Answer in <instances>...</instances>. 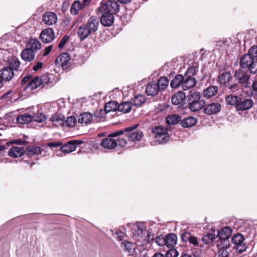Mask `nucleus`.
Returning a JSON list of instances; mask_svg holds the SVG:
<instances>
[{
	"label": "nucleus",
	"instance_id": "57",
	"mask_svg": "<svg viewBox=\"0 0 257 257\" xmlns=\"http://www.w3.org/2000/svg\"><path fill=\"white\" fill-rule=\"evenodd\" d=\"M115 234L118 240H121L125 236V233L120 230H117L115 231Z\"/></svg>",
	"mask_w": 257,
	"mask_h": 257
},
{
	"label": "nucleus",
	"instance_id": "50",
	"mask_svg": "<svg viewBox=\"0 0 257 257\" xmlns=\"http://www.w3.org/2000/svg\"><path fill=\"white\" fill-rule=\"evenodd\" d=\"M196 73V70L194 67H191L189 68L187 71V72L185 74L184 76L193 78L194 76Z\"/></svg>",
	"mask_w": 257,
	"mask_h": 257
},
{
	"label": "nucleus",
	"instance_id": "11",
	"mask_svg": "<svg viewBox=\"0 0 257 257\" xmlns=\"http://www.w3.org/2000/svg\"><path fill=\"white\" fill-rule=\"evenodd\" d=\"M203 108L204 113L208 115L216 114L220 111L221 105L219 102H213L208 104H205Z\"/></svg>",
	"mask_w": 257,
	"mask_h": 257
},
{
	"label": "nucleus",
	"instance_id": "34",
	"mask_svg": "<svg viewBox=\"0 0 257 257\" xmlns=\"http://www.w3.org/2000/svg\"><path fill=\"white\" fill-rule=\"evenodd\" d=\"M27 48L32 49L36 51L41 49V44L37 39H30L27 44Z\"/></svg>",
	"mask_w": 257,
	"mask_h": 257
},
{
	"label": "nucleus",
	"instance_id": "23",
	"mask_svg": "<svg viewBox=\"0 0 257 257\" xmlns=\"http://www.w3.org/2000/svg\"><path fill=\"white\" fill-rule=\"evenodd\" d=\"M1 72V76L4 81H10L14 75L12 69L8 66L4 67Z\"/></svg>",
	"mask_w": 257,
	"mask_h": 257
},
{
	"label": "nucleus",
	"instance_id": "13",
	"mask_svg": "<svg viewBox=\"0 0 257 257\" xmlns=\"http://www.w3.org/2000/svg\"><path fill=\"white\" fill-rule=\"evenodd\" d=\"M54 32L52 28L44 30L41 33L40 38L44 43L51 42L54 38Z\"/></svg>",
	"mask_w": 257,
	"mask_h": 257
},
{
	"label": "nucleus",
	"instance_id": "55",
	"mask_svg": "<svg viewBox=\"0 0 257 257\" xmlns=\"http://www.w3.org/2000/svg\"><path fill=\"white\" fill-rule=\"evenodd\" d=\"M122 247L125 251L130 252L132 248V244L128 241L122 242Z\"/></svg>",
	"mask_w": 257,
	"mask_h": 257
},
{
	"label": "nucleus",
	"instance_id": "58",
	"mask_svg": "<svg viewBox=\"0 0 257 257\" xmlns=\"http://www.w3.org/2000/svg\"><path fill=\"white\" fill-rule=\"evenodd\" d=\"M229 253L226 249H220L218 252V257H228Z\"/></svg>",
	"mask_w": 257,
	"mask_h": 257
},
{
	"label": "nucleus",
	"instance_id": "21",
	"mask_svg": "<svg viewBox=\"0 0 257 257\" xmlns=\"http://www.w3.org/2000/svg\"><path fill=\"white\" fill-rule=\"evenodd\" d=\"M239 97L233 94L226 95L225 96V102L227 105L234 107L236 110Z\"/></svg>",
	"mask_w": 257,
	"mask_h": 257
},
{
	"label": "nucleus",
	"instance_id": "17",
	"mask_svg": "<svg viewBox=\"0 0 257 257\" xmlns=\"http://www.w3.org/2000/svg\"><path fill=\"white\" fill-rule=\"evenodd\" d=\"M92 33L96 32L99 25V21L96 16H91L85 24Z\"/></svg>",
	"mask_w": 257,
	"mask_h": 257
},
{
	"label": "nucleus",
	"instance_id": "18",
	"mask_svg": "<svg viewBox=\"0 0 257 257\" xmlns=\"http://www.w3.org/2000/svg\"><path fill=\"white\" fill-rule=\"evenodd\" d=\"M77 34L81 41H82L93 33L86 25L84 24L78 28Z\"/></svg>",
	"mask_w": 257,
	"mask_h": 257
},
{
	"label": "nucleus",
	"instance_id": "6",
	"mask_svg": "<svg viewBox=\"0 0 257 257\" xmlns=\"http://www.w3.org/2000/svg\"><path fill=\"white\" fill-rule=\"evenodd\" d=\"M119 10V5L115 1H105L101 2L99 8V12H105V13H111L115 15Z\"/></svg>",
	"mask_w": 257,
	"mask_h": 257
},
{
	"label": "nucleus",
	"instance_id": "14",
	"mask_svg": "<svg viewBox=\"0 0 257 257\" xmlns=\"http://www.w3.org/2000/svg\"><path fill=\"white\" fill-rule=\"evenodd\" d=\"M102 15L100 18L101 24L105 27H109L111 26L114 20V16L111 13H105V12H100Z\"/></svg>",
	"mask_w": 257,
	"mask_h": 257
},
{
	"label": "nucleus",
	"instance_id": "33",
	"mask_svg": "<svg viewBox=\"0 0 257 257\" xmlns=\"http://www.w3.org/2000/svg\"><path fill=\"white\" fill-rule=\"evenodd\" d=\"M232 233V230L229 227H223L218 232V237L221 240H226L229 238Z\"/></svg>",
	"mask_w": 257,
	"mask_h": 257
},
{
	"label": "nucleus",
	"instance_id": "41",
	"mask_svg": "<svg viewBox=\"0 0 257 257\" xmlns=\"http://www.w3.org/2000/svg\"><path fill=\"white\" fill-rule=\"evenodd\" d=\"M168 124L175 125L181 121V117L178 114L168 115L166 119Z\"/></svg>",
	"mask_w": 257,
	"mask_h": 257
},
{
	"label": "nucleus",
	"instance_id": "37",
	"mask_svg": "<svg viewBox=\"0 0 257 257\" xmlns=\"http://www.w3.org/2000/svg\"><path fill=\"white\" fill-rule=\"evenodd\" d=\"M86 6L83 5V2L81 4L79 1H75L71 7L70 13L72 15H76L80 10Z\"/></svg>",
	"mask_w": 257,
	"mask_h": 257
},
{
	"label": "nucleus",
	"instance_id": "56",
	"mask_svg": "<svg viewBox=\"0 0 257 257\" xmlns=\"http://www.w3.org/2000/svg\"><path fill=\"white\" fill-rule=\"evenodd\" d=\"M62 142L60 141L50 142L47 144V146L50 148H56L62 146Z\"/></svg>",
	"mask_w": 257,
	"mask_h": 257
},
{
	"label": "nucleus",
	"instance_id": "10",
	"mask_svg": "<svg viewBox=\"0 0 257 257\" xmlns=\"http://www.w3.org/2000/svg\"><path fill=\"white\" fill-rule=\"evenodd\" d=\"M182 241L186 243L189 242L193 245H198L199 241L197 237L193 235L190 232L182 230L180 233Z\"/></svg>",
	"mask_w": 257,
	"mask_h": 257
},
{
	"label": "nucleus",
	"instance_id": "43",
	"mask_svg": "<svg viewBox=\"0 0 257 257\" xmlns=\"http://www.w3.org/2000/svg\"><path fill=\"white\" fill-rule=\"evenodd\" d=\"M77 123V119L74 116H70L67 117V119H64L62 121V126H66L69 127H74Z\"/></svg>",
	"mask_w": 257,
	"mask_h": 257
},
{
	"label": "nucleus",
	"instance_id": "40",
	"mask_svg": "<svg viewBox=\"0 0 257 257\" xmlns=\"http://www.w3.org/2000/svg\"><path fill=\"white\" fill-rule=\"evenodd\" d=\"M132 102H123L119 104L118 110L124 113H128L132 110Z\"/></svg>",
	"mask_w": 257,
	"mask_h": 257
},
{
	"label": "nucleus",
	"instance_id": "44",
	"mask_svg": "<svg viewBox=\"0 0 257 257\" xmlns=\"http://www.w3.org/2000/svg\"><path fill=\"white\" fill-rule=\"evenodd\" d=\"M64 119H65V117L63 114L55 113L50 117L49 120L52 122H58L62 126V121H63Z\"/></svg>",
	"mask_w": 257,
	"mask_h": 257
},
{
	"label": "nucleus",
	"instance_id": "7",
	"mask_svg": "<svg viewBox=\"0 0 257 257\" xmlns=\"http://www.w3.org/2000/svg\"><path fill=\"white\" fill-rule=\"evenodd\" d=\"M244 237L243 235L239 233L234 234L232 238V243L234 244V249L238 253H242L246 250V244L244 242Z\"/></svg>",
	"mask_w": 257,
	"mask_h": 257
},
{
	"label": "nucleus",
	"instance_id": "28",
	"mask_svg": "<svg viewBox=\"0 0 257 257\" xmlns=\"http://www.w3.org/2000/svg\"><path fill=\"white\" fill-rule=\"evenodd\" d=\"M42 150L40 147L29 146L25 150V155L29 158H31L35 155L41 154Z\"/></svg>",
	"mask_w": 257,
	"mask_h": 257
},
{
	"label": "nucleus",
	"instance_id": "26",
	"mask_svg": "<svg viewBox=\"0 0 257 257\" xmlns=\"http://www.w3.org/2000/svg\"><path fill=\"white\" fill-rule=\"evenodd\" d=\"M159 91H160L155 81L149 83L146 88V93L148 96H155Z\"/></svg>",
	"mask_w": 257,
	"mask_h": 257
},
{
	"label": "nucleus",
	"instance_id": "2",
	"mask_svg": "<svg viewBox=\"0 0 257 257\" xmlns=\"http://www.w3.org/2000/svg\"><path fill=\"white\" fill-rule=\"evenodd\" d=\"M187 106L192 112H197L205 106V101L202 98L200 93L194 92L187 96Z\"/></svg>",
	"mask_w": 257,
	"mask_h": 257
},
{
	"label": "nucleus",
	"instance_id": "24",
	"mask_svg": "<svg viewBox=\"0 0 257 257\" xmlns=\"http://www.w3.org/2000/svg\"><path fill=\"white\" fill-rule=\"evenodd\" d=\"M35 53L32 49L26 48L21 52V56L22 59L26 62H31L35 58Z\"/></svg>",
	"mask_w": 257,
	"mask_h": 257
},
{
	"label": "nucleus",
	"instance_id": "35",
	"mask_svg": "<svg viewBox=\"0 0 257 257\" xmlns=\"http://www.w3.org/2000/svg\"><path fill=\"white\" fill-rule=\"evenodd\" d=\"M184 79V76L181 74H177L172 79L170 83V86L172 88H177L180 85H183V81Z\"/></svg>",
	"mask_w": 257,
	"mask_h": 257
},
{
	"label": "nucleus",
	"instance_id": "16",
	"mask_svg": "<svg viewBox=\"0 0 257 257\" xmlns=\"http://www.w3.org/2000/svg\"><path fill=\"white\" fill-rule=\"evenodd\" d=\"M57 16L54 13L48 12L44 13L42 21L47 25H52L57 22Z\"/></svg>",
	"mask_w": 257,
	"mask_h": 257
},
{
	"label": "nucleus",
	"instance_id": "59",
	"mask_svg": "<svg viewBox=\"0 0 257 257\" xmlns=\"http://www.w3.org/2000/svg\"><path fill=\"white\" fill-rule=\"evenodd\" d=\"M43 66V63L42 62H38L35 65L33 66V70L35 71H38L41 69Z\"/></svg>",
	"mask_w": 257,
	"mask_h": 257
},
{
	"label": "nucleus",
	"instance_id": "54",
	"mask_svg": "<svg viewBox=\"0 0 257 257\" xmlns=\"http://www.w3.org/2000/svg\"><path fill=\"white\" fill-rule=\"evenodd\" d=\"M69 39V36L68 35H65L61 40L60 42L58 44V47L59 49H62L64 47L67 42Z\"/></svg>",
	"mask_w": 257,
	"mask_h": 257
},
{
	"label": "nucleus",
	"instance_id": "47",
	"mask_svg": "<svg viewBox=\"0 0 257 257\" xmlns=\"http://www.w3.org/2000/svg\"><path fill=\"white\" fill-rule=\"evenodd\" d=\"M46 119L45 114L42 112L34 113L32 116V120L38 122H41Z\"/></svg>",
	"mask_w": 257,
	"mask_h": 257
},
{
	"label": "nucleus",
	"instance_id": "62",
	"mask_svg": "<svg viewBox=\"0 0 257 257\" xmlns=\"http://www.w3.org/2000/svg\"><path fill=\"white\" fill-rule=\"evenodd\" d=\"M104 112L101 109L99 111H97L94 113V115L96 117L100 118L104 117Z\"/></svg>",
	"mask_w": 257,
	"mask_h": 257
},
{
	"label": "nucleus",
	"instance_id": "30",
	"mask_svg": "<svg viewBox=\"0 0 257 257\" xmlns=\"http://www.w3.org/2000/svg\"><path fill=\"white\" fill-rule=\"evenodd\" d=\"M8 63L10 65L9 67L11 68L14 71H21V62L18 58L13 56L8 60Z\"/></svg>",
	"mask_w": 257,
	"mask_h": 257
},
{
	"label": "nucleus",
	"instance_id": "8",
	"mask_svg": "<svg viewBox=\"0 0 257 257\" xmlns=\"http://www.w3.org/2000/svg\"><path fill=\"white\" fill-rule=\"evenodd\" d=\"M57 66H61L63 70H67L71 65L70 56L68 53H62L58 56L55 61Z\"/></svg>",
	"mask_w": 257,
	"mask_h": 257
},
{
	"label": "nucleus",
	"instance_id": "38",
	"mask_svg": "<svg viewBox=\"0 0 257 257\" xmlns=\"http://www.w3.org/2000/svg\"><path fill=\"white\" fill-rule=\"evenodd\" d=\"M119 104L114 101H111L106 103L104 110L106 113H108L111 111H115L118 110Z\"/></svg>",
	"mask_w": 257,
	"mask_h": 257
},
{
	"label": "nucleus",
	"instance_id": "61",
	"mask_svg": "<svg viewBox=\"0 0 257 257\" xmlns=\"http://www.w3.org/2000/svg\"><path fill=\"white\" fill-rule=\"evenodd\" d=\"M13 93V91L12 90H10L8 92H7V93H6L5 94H3L1 98V99L2 100H6L8 99V98L10 96V95H12Z\"/></svg>",
	"mask_w": 257,
	"mask_h": 257
},
{
	"label": "nucleus",
	"instance_id": "45",
	"mask_svg": "<svg viewBox=\"0 0 257 257\" xmlns=\"http://www.w3.org/2000/svg\"><path fill=\"white\" fill-rule=\"evenodd\" d=\"M132 101H133V105L136 106H140L145 102L146 97L144 95L139 94L136 95Z\"/></svg>",
	"mask_w": 257,
	"mask_h": 257
},
{
	"label": "nucleus",
	"instance_id": "20",
	"mask_svg": "<svg viewBox=\"0 0 257 257\" xmlns=\"http://www.w3.org/2000/svg\"><path fill=\"white\" fill-rule=\"evenodd\" d=\"M25 152L24 147L14 146L9 150L8 155L12 158H16L25 155Z\"/></svg>",
	"mask_w": 257,
	"mask_h": 257
},
{
	"label": "nucleus",
	"instance_id": "19",
	"mask_svg": "<svg viewBox=\"0 0 257 257\" xmlns=\"http://www.w3.org/2000/svg\"><path fill=\"white\" fill-rule=\"evenodd\" d=\"M185 98V93L179 91L172 95L171 100L174 105H178L183 104Z\"/></svg>",
	"mask_w": 257,
	"mask_h": 257
},
{
	"label": "nucleus",
	"instance_id": "53",
	"mask_svg": "<svg viewBox=\"0 0 257 257\" xmlns=\"http://www.w3.org/2000/svg\"><path fill=\"white\" fill-rule=\"evenodd\" d=\"M32 77V75L30 74H28L25 76L22 80L21 84V85L24 86L28 84L29 82L31 80Z\"/></svg>",
	"mask_w": 257,
	"mask_h": 257
},
{
	"label": "nucleus",
	"instance_id": "3",
	"mask_svg": "<svg viewBox=\"0 0 257 257\" xmlns=\"http://www.w3.org/2000/svg\"><path fill=\"white\" fill-rule=\"evenodd\" d=\"M139 126L137 123L131 126L121 130L123 135L126 137L128 141L136 142L140 141L144 137V134L141 131L136 130Z\"/></svg>",
	"mask_w": 257,
	"mask_h": 257
},
{
	"label": "nucleus",
	"instance_id": "60",
	"mask_svg": "<svg viewBox=\"0 0 257 257\" xmlns=\"http://www.w3.org/2000/svg\"><path fill=\"white\" fill-rule=\"evenodd\" d=\"M9 144H16L18 145H25V142L21 140V139H17L15 140L12 141L9 143Z\"/></svg>",
	"mask_w": 257,
	"mask_h": 257
},
{
	"label": "nucleus",
	"instance_id": "31",
	"mask_svg": "<svg viewBox=\"0 0 257 257\" xmlns=\"http://www.w3.org/2000/svg\"><path fill=\"white\" fill-rule=\"evenodd\" d=\"M197 122V119L193 116L187 117L181 121L180 124L185 128L192 127L195 125Z\"/></svg>",
	"mask_w": 257,
	"mask_h": 257
},
{
	"label": "nucleus",
	"instance_id": "12",
	"mask_svg": "<svg viewBox=\"0 0 257 257\" xmlns=\"http://www.w3.org/2000/svg\"><path fill=\"white\" fill-rule=\"evenodd\" d=\"M253 105V101L251 99L242 98L239 97V100L237 107V111H245L249 109Z\"/></svg>",
	"mask_w": 257,
	"mask_h": 257
},
{
	"label": "nucleus",
	"instance_id": "1",
	"mask_svg": "<svg viewBox=\"0 0 257 257\" xmlns=\"http://www.w3.org/2000/svg\"><path fill=\"white\" fill-rule=\"evenodd\" d=\"M122 135L123 132L119 130L112 133L101 140L100 145L102 147L110 150L118 147H124L126 145V141L123 137H120Z\"/></svg>",
	"mask_w": 257,
	"mask_h": 257
},
{
	"label": "nucleus",
	"instance_id": "39",
	"mask_svg": "<svg viewBox=\"0 0 257 257\" xmlns=\"http://www.w3.org/2000/svg\"><path fill=\"white\" fill-rule=\"evenodd\" d=\"M32 121V116L28 113L20 115L17 117V121L20 124H27Z\"/></svg>",
	"mask_w": 257,
	"mask_h": 257
},
{
	"label": "nucleus",
	"instance_id": "9",
	"mask_svg": "<svg viewBox=\"0 0 257 257\" xmlns=\"http://www.w3.org/2000/svg\"><path fill=\"white\" fill-rule=\"evenodd\" d=\"M83 143L84 141L82 140H72L64 145L62 144L60 150L63 153L66 154L70 153L76 150L77 146L81 145Z\"/></svg>",
	"mask_w": 257,
	"mask_h": 257
},
{
	"label": "nucleus",
	"instance_id": "22",
	"mask_svg": "<svg viewBox=\"0 0 257 257\" xmlns=\"http://www.w3.org/2000/svg\"><path fill=\"white\" fill-rule=\"evenodd\" d=\"M218 91V88L217 86H210L204 90L203 96L207 99H210L215 96Z\"/></svg>",
	"mask_w": 257,
	"mask_h": 257
},
{
	"label": "nucleus",
	"instance_id": "25",
	"mask_svg": "<svg viewBox=\"0 0 257 257\" xmlns=\"http://www.w3.org/2000/svg\"><path fill=\"white\" fill-rule=\"evenodd\" d=\"M234 77L238 80V82L243 84H246L249 78V77L241 69L236 71Z\"/></svg>",
	"mask_w": 257,
	"mask_h": 257
},
{
	"label": "nucleus",
	"instance_id": "46",
	"mask_svg": "<svg viewBox=\"0 0 257 257\" xmlns=\"http://www.w3.org/2000/svg\"><path fill=\"white\" fill-rule=\"evenodd\" d=\"M216 238L214 233H209L204 235L202 238V241L205 244H209L212 243Z\"/></svg>",
	"mask_w": 257,
	"mask_h": 257
},
{
	"label": "nucleus",
	"instance_id": "64",
	"mask_svg": "<svg viewBox=\"0 0 257 257\" xmlns=\"http://www.w3.org/2000/svg\"><path fill=\"white\" fill-rule=\"evenodd\" d=\"M228 87L230 90L233 92L237 89V85L236 84L233 85H228Z\"/></svg>",
	"mask_w": 257,
	"mask_h": 257
},
{
	"label": "nucleus",
	"instance_id": "42",
	"mask_svg": "<svg viewBox=\"0 0 257 257\" xmlns=\"http://www.w3.org/2000/svg\"><path fill=\"white\" fill-rule=\"evenodd\" d=\"M160 91L164 90L168 86L169 80L167 77H161L156 83Z\"/></svg>",
	"mask_w": 257,
	"mask_h": 257
},
{
	"label": "nucleus",
	"instance_id": "36",
	"mask_svg": "<svg viewBox=\"0 0 257 257\" xmlns=\"http://www.w3.org/2000/svg\"><path fill=\"white\" fill-rule=\"evenodd\" d=\"M92 118L93 116L91 113L89 112H84L80 115L78 121L80 123L87 124L91 122Z\"/></svg>",
	"mask_w": 257,
	"mask_h": 257
},
{
	"label": "nucleus",
	"instance_id": "51",
	"mask_svg": "<svg viewBox=\"0 0 257 257\" xmlns=\"http://www.w3.org/2000/svg\"><path fill=\"white\" fill-rule=\"evenodd\" d=\"M156 242L159 246H166L165 236L161 235L156 238Z\"/></svg>",
	"mask_w": 257,
	"mask_h": 257
},
{
	"label": "nucleus",
	"instance_id": "52",
	"mask_svg": "<svg viewBox=\"0 0 257 257\" xmlns=\"http://www.w3.org/2000/svg\"><path fill=\"white\" fill-rule=\"evenodd\" d=\"M179 254L178 252L174 248H171L168 250L166 253V257H177Z\"/></svg>",
	"mask_w": 257,
	"mask_h": 257
},
{
	"label": "nucleus",
	"instance_id": "5",
	"mask_svg": "<svg viewBox=\"0 0 257 257\" xmlns=\"http://www.w3.org/2000/svg\"><path fill=\"white\" fill-rule=\"evenodd\" d=\"M156 141L160 144H164L168 142L170 136L166 127L162 125L155 126L152 129Z\"/></svg>",
	"mask_w": 257,
	"mask_h": 257
},
{
	"label": "nucleus",
	"instance_id": "15",
	"mask_svg": "<svg viewBox=\"0 0 257 257\" xmlns=\"http://www.w3.org/2000/svg\"><path fill=\"white\" fill-rule=\"evenodd\" d=\"M41 84L42 82L39 78V76L32 77L31 80L25 86L24 90L30 92L31 90L35 89L41 86Z\"/></svg>",
	"mask_w": 257,
	"mask_h": 257
},
{
	"label": "nucleus",
	"instance_id": "49",
	"mask_svg": "<svg viewBox=\"0 0 257 257\" xmlns=\"http://www.w3.org/2000/svg\"><path fill=\"white\" fill-rule=\"evenodd\" d=\"M39 78L42 82V88L45 87L51 82V79L48 75H43L39 76Z\"/></svg>",
	"mask_w": 257,
	"mask_h": 257
},
{
	"label": "nucleus",
	"instance_id": "32",
	"mask_svg": "<svg viewBox=\"0 0 257 257\" xmlns=\"http://www.w3.org/2000/svg\"><path fill=\"white\" fill-rule=\"evenodd\" d=\"M231 75L229 72H224L218 76V81L221 85L226 86L231 81Z\"/></svg>",
	"mask_w": 257,
	"mask_h": 257
},
{
	"label": "nucleus",
	"instance_id": "48",
	"mask_svg": "<svg viewBox=\"0 0 257 257\" xmlns=\"http://www.w3.org/2000/svg\"><path fill=\"white\" fill-rule=\"evenodd\" d=\"M247 54L252 57L255 61H257V46L253 45L248 50Z\"/></svg>",
	"mask_w": 257,
	"mask_h": 257
},
{
	"label": "nucleus",
	"instance_id": "27",
	"mask_svg": "<svg viewBox=\"0 0 257 257\" xmlns=\"http://www.w3.org/2000/svg\"><path fill=\"white\" fill-rule=\"evenodd\" d=\"M184 79L183 81L182 89L183 90H187L193 88L197 83L195 78H191L184 76Z\"/></svg>",
	"mask_w": 257,
	"mask_h": 257
},
{
	"label": "nucleus",
	"instance_id": "29",
	"mask_svg": "<svg viewBox=\"0 0 257 257\" xmlns=\"http://www.w3.org/2000/svg\"><path fill=\"white\" fill-rule=\"evenodd\" d=\"M166 246L168 247H173L176 245L177 241V235L173 233H170L165 236Z\"/></svg>",
	"mask_w": 257,
	"mask_h": 257
},
{
	"label": "nucleus",
	"instance_id": "63",
	"mask_svg": "<svg viewBox=\"0 0 257 257\" xmlns=\"http://www.w3.org/2000/svg\"><path fill=\"white\" fill-rule=\"evenodd\" d=\"M52 45H50V46L47 47L45 49V52L43 54V56H46L48 55L50 53L51 51L52 50Z\"/></svg>",
	"mask_w": 257,
	"mask_h": 257
},
{
	"label": "nucleus",
	"instance_id": "4",
	"mask_svg": "<svg viewBox=\"0 0 257 257\" xmlns=\"http://www.w3.org/2000/svg\"><path fill=\"white\" fill-rule=\"evenodd\" d=\"M240 65L241 68H247L251 73H257V61L247 54L240 58Z\"/></svg>",
	"mask_w": 257,
	"mask_h": 257
}]
</instances>
